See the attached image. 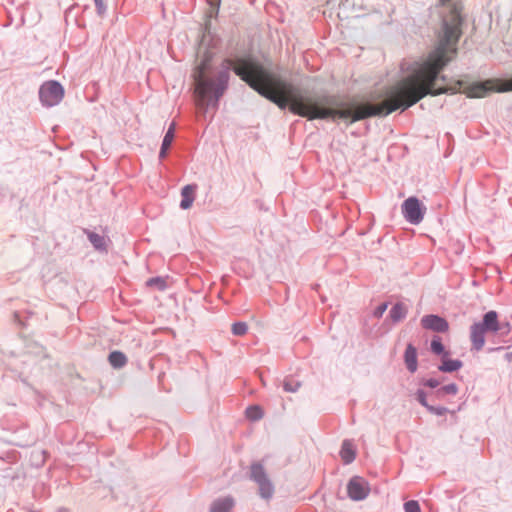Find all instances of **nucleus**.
<instances>
[{"label":"nucleus","instance_id":"1","mask_svg":"<svg viewBox=\"0 0 512 512\" xmlns=\"http://www.w3.org/2000/svg\"><path fill=\"white\" fill-rule=\"evenodd\" d=\"M441 4L444 8L442 25L435 48L426 59L401 64L406 75L386 90L381 104L354 105L341 102L335 96L311 94L270 73L252 58H238L225 59L214 74V112L228 88L231 70L280 109L288 108L293 114L310 120L341 119L353 123L371 116L388 115L397 109L406 110L427 95L446 93L448 89L437 84L445 81L440 72L457 55L463 18L459 2L441 0Z\"/></svg>","mask_w":512,"mask_h":512},{"label":"nucleus","instance_id":"2","mask_svg":"<svg viewBox=\"0 0 512 512\" xmlns=\"http://www.w3.org/2000/svg\"><path fill=\"white\" fill-rule=\"evenodd\" d=\"M498 314L496 311H489L484 314L481 322L474 323L470 328V339L473 349L480 351L485 344V333L498 332Z\"/></svg>","mask_w":512,"mask_h":512},{"label":"nucleus","instance_id":"3","mask_svg":"<svg viewBox=\"0 0 512 512\" xmlns=\"http://www.w3.org/2000/svg\"><path fill=\"white\" fill-rule=\"evenodd\" d=\"M249 479L257 484L258 493L261 498L265 500L272 498L275 492V488L264 465L261 462L256 461L251 463L249 469Z\"/></svg>","mask_w":512,"mask_h":512},{"label":"nucleus","instance_id":"4","mask_svg":"<svg viewBox=\"0 0 512 512\" xmlns=\"http://www.w3.org/2000/svg\"><path fill=\"white\" fill-rule=\"evenodd\" d=\"M64 89L57 81H47L39 89V98L43 106L53 107L61 102Z\"/></svg>","mask_w":512,"mask_h":512},{"label":"nucleus","instance_id":"5","mask_svg":"<svg viewBox=\"0 0 512 512\" xmlns=\"http://www.w3.org/2000/svg\"><path fill=\"white\" fill-rule=\"evenodd\" d=\"M405 219L411 224H419L424 217L420 201L416 197H409L402 204Z\"/></svg>","mask_w":512,"mask_h":512},{"label":"nucleus","instance_id":"6","mask_svg":"<svg viewBox=\"0 0 512 512\" xmlns=\"http://www.w3.org/2000/svg\"><path fill=\"white\" fill-rule=\"evenodd\" d=\"M370 492L369 484L362 477L354 476L347 484V493L353 501L364 500Z\"/></svg>","mask_w":512,"mask_h":512},{"label":"nucleus","instance_id":"7","mask_svg":"<svg viewBox=\"0 0 512 512\" xmlns=\"http://www.w3.org/2000/svg\"><path fill=\"white\" fill-rule=\"evenodd\" d=\"M421 325L427 330L435 332H446L448 330V322L438 315H426L421 319Z\"/></svg>","mask_w":512,"mask_h":512},{"label":"nucleus","instance_id":"8","mask_svg":"<svg viewBox=\"0 0 512 512\" xmlns=\"http://www.w3.org/2000/svg\"><path fill=\"white\" fill-rule=\"evenodd\" d=\"M196 189H197L196 184H189V185L184 186L181 189V198L182 199L180 202V207L183 210H187L192 206V204L195 200Z\"/></svg>","mask_w":512,"mask_h":512},{"label":"nucleus","instance_id":"9","mask_svg":"<svg viewBox=\"0 0 512 512\" xmlns=\"http://www.w3.org/2000/svg\"><path fill=\"white\" fill-rule=\"evenodd\" d=\"M404 362L409 372L414 373L417 371V349L409 343L404 353Z\"/></svg>","mask_w":512,"mask_h":512},{"label":"nucleus","instance_id":"10","mask_svg":"<svg viewBox=\"0 0 512 512\" xmlns=\"http://www.w3.org/2000/svg\"><path fill=\"white\" fill-rule=\"evenodd\" d=\"M340 456L344 464H350L355 460L356 452L350 440H344L340 450Z\"/></svg>","mask_w":512,"mask_h":512},{"label":"nucleus","instance_id":"11","mask_svg":"<svg viewBox=\"0 0 512 512\" xmlns=\"http://www.w3.org/2000/svg\"><path fill=\"white\" fill-rule=\"evenodd\" d=\"M233 505L234 500L231 497L218 499L212 503L210 512H231Z\"/></svg>","mask_w":512,"mask_h":512},{"label":"nucleus","instance_id":"12","mask_svg":"<svg viewBox=\"0 0 512 512\" xmlns=\"http://www.w3.org/2000/svg\"><path fill=\"white\" fill-rule=\"evenodd\" d=\"M175 136V123H171L162 141L159 158L163 159L167 155V151Z\"/></svg>","mask_w":512,"mask_h":512},{"label":"nucleus","instance_id":"13","mask_svg":"<svg viewBox=\"0 0 512 512\" xmlns=\"http://www.w3.org/2000/svg\"><path fill=\"white\" fill-rule=\"evenodd\" d=\"M462 366L463 362L461 360H452L444 356L441 359V365H439L438 370L445 373H451L459 370Z\"/></svg>","mask_w":512,"mask_h":512},{"label":"nucleus","instance_id":"14","mask_svg":"<svg viewBox=\"0 0 512 512\" xmlns=\"http://www.w3.org/2000/svg\"><path fill=\"white\" fill-rule=\"evenodd\" d=\"M85 233H86L89 241L91 242V244L93 245V247L96 250H99V251L106 250V239L104 236L97 234L95 232H92V231H88V230H85Z\"/></svg>","mask_w":512,"mask_h":512},{"label":"nucleus","instance_id":"15","mask_svg":"<svg viewBox=\"0 0 512 512\" xmlns=\"http://www.w3.org/2000/svg\"><path fill=\"white\" fill-rule=\"evenodd\" d=\"M491 91V87L487 86L486 83H477L469 87L468 96L481 98L488 94Z\"/></svg>","mask_w":512,"mask_h":512},{"label":"nucleus","instance_id":"16","mask_svg":"<svg viewBox=\"0 0 512 512\" xmlns=\"http://www.w3.org/2000/svg\"><path fill=\"white\" fill-rule=\"evenodd\" d=\"M109 363L113 368L119 369L126 365L127 357L120 351H113L108 357Z\"/></svg>","mask_w":512,"mask_h":512},{"label":"nucleus","instance_id":"17","mask_svg":"<svg viewBox=\"0 0 512 512\" xmlns=\"http://www.w3.org/2000/svg\"><path fill=\"white\" fill-rule=\"evenodd\" d=\"M407 311V307L403 303H396L391 308L389 316L393 322H399L406 317Z\"/></svg>","mask_w":512,"mask_h":512},{"label":"nucleus","instance_id":"18","mask_svg":"<svg viewBox=\"0 0 512 512\" xmlns=\"http://www.w3.org/2000/svg\"><path fill=\"white\" fill-rule=\"evenodd\" d=\"M458 393V386L455 383H451L435 391V396L439 399L444 398L446 395H456Z\"/></svg>","mask_w":512,"mask_h":512},{"label":"nucleus","instance_id":"19","mask_svg":"<svg viewBox=\"0 0 512 512\" xmlns=\"http://www.w3.org/2000/svg\"><path fill=\"white\" fill-rule=\"evenodd\" d=\"M431 351L436 355H442V357H448L450 355V352L445 350L444 345L438 336H435L431 341Z\"/></svg>","mask_w":512,"mask_h":512},{"label":"nucleus","instance_id":"20","mask_svg":"<svg viewBox=\"0 0 512 512\" xmlns=\"http://www.w3.org/2000/svg\"><path fill=\"white\" fill-rule=\"evenodd\" d=\"M263 415V410L259 406H250L246 409V416L252 421L260 420Z\"/></svg>","mask_w":512,"mask_h":512},{"label":"nucleus","instance_id":"21","mask_svg":"<svg viewBox=\"0 0 512 512\" xmlns=\"http://www.w3.org/2000/svg\"><path fill=\"white\" fill-rule=\"evenodd\" d=\"M146 285L149 287H156L159 290L166 288V281L161 277H154L147 280Z\"/></svg>","mask_w":512,"mask_h":512},{"label":"nucleus","instance_id":"22","mask_svg":"<svg viewBox=\"0 0 512 512\" xmlns=\"http://www.w3.org/2000/svg\"><path fill=\"white\" fill-rule=\"evenodd\" d=\"M247 330L248 326L245 322H236L232 325V333L236 336H243Z\"/></svg>","mask_w":512,"mask_h":512},{"label":"nucleus","instance_id":"23","mask_svg":"<svg viewBox=\"0 0 512 512\" xmlns=\"http://www.w3.org/2000/svg\"><path fill=\"white\" fill-rule=\"evenodd\" d=\"M405 512H421L420 505L416 500H409L404 503Z\"/></svg>","mask_w":512,"mask_h":512},{"label":"nucleus","instance_id":"24","mask_svg":"<svg viewBox=\"0 0 512 512\" xmlns=\"http://www.w3.org/2000/svg\"><path fill=\"white\" fill-rule=\"evenodd\" d=\"M300 382L293 380H285L283 384V388L286 392H296L300 387Z\"/></svg>","mask_w":512,"mask_h":512},{"label":"nucleus","instance_id":"25","mask_svg":"<svg viewBox=\"0 0 512 512\" xmlns=\"http://www.w3.org/2000/svg\"><path fill=\"white\" fill-rule=\"evenodd\" d=\"M427 410L430 413L435 414L437 416H443L448 411V409L446 407H443V406H432V405H429Z\"/></svg>","mask_w":512,"mask_h":512},{"label":"nucleus","instance_id":"26","mask_svg":"<svg viewBox=\"0 0 512 512\" xmlns=\"http://www.w3.org/2000/svg\"><path fill=\"white\" fill-rule=\"evenodd\" d=\"M94 3L96 6L98 15L103 16L107 10V6H106L104 0H94Z\"/></svg>","mask_w":512,"mask_h":512},{"label":"nucleus","instance_id":"27","mask_svg":"<svg viewBox=\"0 0 512 512\" xmlns=\"http://www.w3.org/2000/svg\"><path fill=\"white\" fill-rule=\"evenodd\" d=\"M416 398L422 406H424L426 409L428 408L429 404L427 402L426 393L423 390H418L416 392Z\"/></svg>","mask_w":512,"mask_h":512},{"label":"nucleus","instance_id":"28","mask_svg":"<svg viewBox=\"0 0 512 512\" xmlns=\"http://www.w3.org/2000/svg\"><path fill=\"white\" fill-rule=\"evenodd\" d=\"M499 327L500 328L497 333L500 335H507L511 331V326L508 322H503V323L499 322Z\"/></svg>","mask_w":512,"mask_h":512},{"label":"nucleus","instance_id":"29","mask_svg":"<svg viewBox=\"0 0 512 512\" xmlns=\"http://www.w3.org/2000/svg\"><path fill=\"white\" fill-rule=\"evenodd\" d=\"M219 4H220V0H218L217 4H215V5L210 3V8H209V11L207 12V16L209 18H212L218 14Z\"/></svg>","mask_w":512,"mask_h":512},{"label":"nucleus","instance_id":"30","mask_svg":"<svg viewBox=\"0 0 512 512\" xmlns=\"http://www.w3.org/2000/svg\"><path fill=\"white\" fill-rule=\"evenodd\" d=\"M387 309V304L386 303H382L381 305H379L375 311H374V316L377 317V318H380L382 317V315L384 314V312L386 311Z\"/></svg>","mask_w":512,"mask_h":512},{"label":"nucleus","instance_id":"31","mask_svg":"<svg viewBox=\"0 0 512 512\" xmlns=\"http://www.w3.org/2000/svg\"><path fill=\"white\" fill-rule=\"evenodd\" d=\"M441 381L440 380H437V379H434V378H430V379H427L426 381H424V385L427 386V387H430V388H436L440 385Z\"/></svg>","mask_w":512,"mask_h":512},{"label":"nucleus","instance_id":"32","mask_svg":"<svg viewBox=\"0 0 512 512\" xmlns=\"http://www.w3.org/2000/svg\"><path fill=\"white\" fill-rule=\"evenodd\" d=\"M507 90H512V78L507 82Z\"/></svg>","mask_w":512,"mask_h":512},{"label":"nucleus","instance_id":"33","mask_svg":"<svg viewBox=\"0 0 512 512\" xmlns=\"http://www.w3.org/2000/svg\"><path fill=\"white\" fill-rule=\"evenodd\" d=\"M506 357H507L508 360H511L512 359V353H507Z\"/></svg>","mask_w":512,"mask_h":512},{"label":"nucleus","instance_id":"34","mask_svg":"<svg viewBox=\"0 0 512 512\" xmlns=\"http://www.w3.org/2000/svg\"><path fill=\"white\" fill-rule=\"evenodd\" d=\"M58 512H67V510L64 509V508H61V509L58 510Z\"/></svg>","mask_w":512,"mask_h":512}]
</instances>
